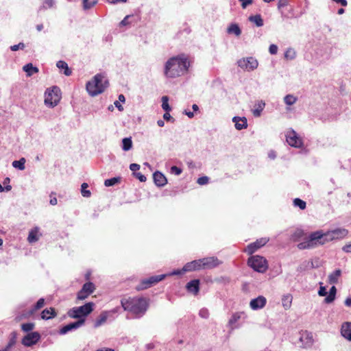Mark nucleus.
Segmentation results:
<instances>
[{
    "mask_svg": "<svg viewBox=\"0 0 351 351\" xmlns=\"http://www.w3.org/2000/svg\"><path fill=\"white\" fill-rule=\"evenodd\" d=\"M296 57V53L292 48H289L285 53V58L287 60H293Z\"/></svg>",
    "mask_w": 351,
    "mask_h": 351,
    "instance_id": "38",
    "label": "nucleus"
},
{
    "mask_svg": "<svg viewBox=\"0 0 351 351\" xmlns=\"http://www.w3.org/2000/svg\"><path fill=\"white\" fill-rule=\"evenodd\" d=\"M121 304L125 311L131 312L137 317L144 315L148 307L147 300L142 297L123 298Z\"/></svg>",
    "mask_w": 351,
    "mask_h": 351,
    "instance_id": "2",
    "label": "nucleus"
},
{
    "mask_svg": "<svg viewBox=\"0 0 351 351\" xmlns=\"http://www.w3.org/2000/svg\"><path fill=\"white\" fill-rule=\"evenodd\" d=\"M162 108L165 112H169L171 108L169 104V98L167 96L162 97Z\"/></svg>",
    "mask_w": 351,
    "mask_h": 351,
    "instance_id": "39",
    "label": "nucleus"
},
{
    "mask_svg": "<svg viewBox=\"0 0 351 351\" xmlns=\"http://www.w3.org/2000/svg\"><path fill=\"white\" fill-rule=\"evenodd\" d=\"M95 351H114V350L112 348H102L98 349Z\"/></svg>",
    "mask_w": 351,
    "mask_h": 351,
    "instance_id": "64",
    "label": "nucleus"
},
{
    "mask_svg": "<svg viewBox=\"0 0 351 351\" xmlns=\"http://www.w3.org/2000/svg\"><path fill=\"white\" fill-rule=\"evenodd\" d=\"M241 3L242 8H246L249 5L252 4L254 0H239Z\"/></svg>",
    "mask_w": 351,
    "mask_h": 351,
    "instance_id": "50",
    "label": "nucleus"
},
{
    "mask_svg": "<svg viewBox=\"0 0 351 351\" xmlns=\"http://www.w3.org/2000/svg\"><path fill=\"white\" fill-rule=\"evenodd\" d=\"M326 234H329L328 236V239L329 240L341 239L347 237L348 230L346 228H337L330 232H326Z\"/></svg>",
    "mask_w": 351,
    "mask_h": 351,
    "instance_id": "16",
    "label": "nucleus"
},
{
    "mask_svg": "<svg viewBox=\"0 0 351 351\" xmlns=\"http://www.w3.org/2000/svg\"><path fill=\"white\" fill-rule=\"evenodd\" d=\"M318 294L320 295V296H325L327 295V291H326V289L324 287H321L319 291H318Z\"/></svg>",
    "mask_w": 351,
    "mask_h": 351,
    "instance_id": "59",
    "label": "nucleus"
},
{
    "mask_svg": "<svg viewBox=\"0 0 351 351\" xmlns=\"http://www.w3.org/2000/svg\"><path fill=\"white\" fill-rule=\"evenodd\" d=\"M119 182L120 178H112L110 179L106 180L104 182V185L106 186H112L119 183Z\"/></svg>",
    "mask_w": 351,
    "mask_h": 351,
    "instance_id": "41",
    "label": "nucleus"
},
{
    "mask_svg": "<svg viewBox=\"0 0 351 351\" xmlns=\"http://www.w3.org/2000/svg\"><path fill=\"white\" fill-rule=\"evenodd\" d=\"M25 44L23 43H19L18 45H12L10 49L13 51H16L19 49H23Z\"/></svg>",
    "mask_w": 351,
    "mask_h": 351,
    "instance_id": "49",
    "label": "nucleus"
},
{
    "mask_svg": "<svg viewBox=\"0 0 351 351\" xmlns=\"http://www.w3.org/2000/svg\"><path fill=\"white\" fill-rule=\"evenodd\" d=\"M228 32L229 34H233L236 36H239L241 34V29L239 27L236 23H232L228 28Z\"/></svg>",
    "mask_w": 351,
    "mask_h": 351,
    "instance_id": "37",
    "label": "nucleus"
},
{
    "mask_svg": "<svg viewBox=\"0 0 351 351\" xmlns=\"http://www.w3.org/2000/svg\"><path fill=\"white\" fill-rule=\"evenodd\" d=\"M25 161L24 158H21L19 160H14L12 165L13 167L22 171L25 169Z\"/></svg>",
    "mask_w": 351,
    "mask_h": 351,
    "instance_id": "33",
    "label": "nucleus"
},
{
    "mask_svg": "<svg viewBox=\"0 0 351 351\" xmlns=\"http://www.w3.org/2000/svg\"><path fill=\"white\" fill-rule=\"evenodd\" d=\"M286 141L287 143L293 147L300 148L303 146V141L302 138L298 136L296 132L290 128L285 134Z\"/></svg>",
    "mask_w": 351,
    "mask_h": 351,
    "instance_id": "8",
    "label": "nucleus"
},
{
    "mask_svg": "<svg viewBox=\"0 0 351 351\" xmlns=\"http://www.w3.org/2000/svg\"><path fill=\"white\" fill-rule=\"evenodd\" d=\"M171 171L172 173H175L177 176L180 175L182 173L181 169L176 166L171 167Z\"/></svg>",
    "mask_w": 351,
    "mask_h": 351,
    "instance_id": "54",
    "label": "nucleus"
},
{
    "mask_svg": "<svg viewBox=\"0 0 351 351\" xmlns=\"http://www.w3.org/2000/svg\"><path fill=\"white\" fill-rule=\"evenodd\" d=\"M265 106V103L263 100L258 101L255 104V108L253 110V114L256 117H258L261 114V112L263 110Z\"/></svg>",
    "mask_w": 351,
    "mask_h": 351,
    "instance_id": "28",
    "label": "nucleus"
},
{
    "mask_svg": "<svg viewBox=\"0 0 351 351\" xmlns=\"http://www.w3.org/2000/svg\"><path fill=\"white\" fill-rule=\"evenodd\" d=\"M44 4L49 8H51L53 5V0H45Z\"/></svg>",
    "mask_w": 351,
    "mask_h": 351,
    "instance_id": "62",
    "label": "nucleus"
},
{
    "mask_svg": "<svg viewBox=\"0 0 351 351\" xmlns=\"http://www.w3.org/2000/svg\"><path fill=\"white\" fill-rule=\"evenodd\" d=\"M248 265L254 271L259 273H264L268 268L267 260L261 256H252L247 260Z\"/></svg>",
    "mask_w": 351,
    "mask_h": 351,
    "instance_id": "6",
    "label": "nucleus"
},
{
    "mask_svg": "<svg viewBox=\"0 0 351 351\" xmlns=\"http://www.w3.org/2000/svg\"><path fill=\"white\" fill-rule=\"evenodd\" d=\"M202 259L195 260L191 262L187 263L182 268L183 271H193L197 270H202Z\"/></svg>",
    "mask_w": 351,
    "mask_h": 351,
    "instance_id": "19",
    "label": "nucleus"
},
{
    "mask_svg": "<svg viewBox=\"0 0 351 351\" xmlns=\"http://www.w3.org/2000/svg\"><path fill=\"white\" fill-rule=\"evenodd\" d=\"M292 299L293 298L291 294H287L282 297V303L285 309H288L291 307Z\"/></svg>",
    "mask_w": 351,
    "mask_h": 351,
    "instance_id": "32",
    "label": "nucleus"
},
{
    "mask_svg": "<svg viewBox=\"0 0 351 351\" xmlns=\"http://www.w3.org/2000/svg\"><path fill=\"white\" fill-rule=\"evenodd\" d=\"M183 272L184 271H183L182 269V270H178H178H174L172 272L169 273V274H165V275H166V276H173V275H179V274H182Z\"/></svg>",
    "mask_w": 351,
    "mask_h": 351,
    "instance_id": "60",
    "label": "nucleus"
},
{
    "mask_svg": "<svg viewBox=\"0 0 351 351\" xmlns=\"http://www.w3.org/2000/svg\"><path fill=\"white\" fill-rule=\"evenodd\" d=\"M241 313H235L232 315L228 322V325L232 328V329L234 328V324L241 318Z\"/></svg>",
    "mask_w": 351,
    "mask_h": 351,
    "instance_id": "36",
    "label": "nucleus"
},
{
    "mask_svg": "<svg viewBox=\"0 0 351 351\" xmlns=\"http://www.w3.org/2000/svg\"><path fill=\"white\" fill-rule=\"evenodd\" d=\"M96 3H97V1H90L89 0H83L82 1L83 8L85 10H88V9L91 8Z\"/></svg>",
    "mask_w": 351,
    "mask_h": 351,
    "instance_id": "44",
    "label": "nucleus"
},
{
    "mask_svg": "<svg viewBox=\"0 0 351 351\" xmlns=\"http://www.w3.org/2000/svg\"><path fill=\"white\" fill-rule=\"evenodd\" d=\"M56 66L60 69H64V74L65 75L69 76L71 75L72 72H71V69L69 68L67 63L65 62L64 61H62V60L58 61L56 63Z\"/></svg>",
    "mask_w": 351,
    "mask_h": 351,
    "instance_id": "30",
    "label": "nucleus"
},
{
    "mask_svg": "<svg viewBox=\"0 0 351 351\" xmlns=\"http://www.w3.org/2000/svg\"><path fill=\"white\" fill-rule=\"evenodd\" d=\"M238 66L243 70L252 71L258 66V60L254 57L243 58L237 61Z\"/></svg>",
    "mask_w": 351,
    "mask_h": 351,
    "instance_id": "10",
    "label": "nucleus"
},
{
    "mask_svg": "<svg viewBox=\"0 0 351 351\" xmlns=\"http://www.w3.org/2000/svg\"><path fill=\"white\" fill-rule=\"evenodd\" d=\"M88 186V184L85 182L81 185V193L83 197H89L91 195L90 191L89 190H86Z\"/></svg>",
    "mask_w": 351,
    "mask_h": 351,
    "instance_id": "42",
    "label": "nucleus"
},
{
    "mask_svg": "<svg viewBox=\"0 0 351 351\" xmlns=\"http://www.w3.org/2000/svg\"><path fill=\"white\" fill-rule=\"evenodd\" d=\"M335 295H330V293H328L327 297L325 298L324 302L327 304H330V303L332 302L335 300Z\"/></svg>",
    "mask_w": 351,
    "mask_h": 351,
    "instance_id": "52",
    "label": "nucleus"
},
{
    "mask_svg": "<svg viewBox=\"0 0 351 351\" xmlns=\"http://www.w3.org/2000/svg\"><path fill=\"white\" fill-rule=\"evenodd\" d=\"M266 303V298L263 295H260L250 301V306L252 310H258L263 308Z\"/></svg>",
    "mask_w": 351,
    "mask_h": 351,
    "instance_id": "18",
    "label": "nucleus"
},
{
    "mask_svg": "<svg viewBox=\"0 0 351 351\" xmlns=\"http://www.w3.org/2000/svg\"><path fill=\"white\" fill-rule=\"evenodd\" d=\"M15 340L14 338L11 339L8 342V345L5 346V349H8V351L10 350L11 348L14 345Z\"/></svg>",
    "mask_w": 351,
    "mask_h": 351,
    "instance_id": "58",
    "label": "nucleus"
},
{
    "mask_svg": "<svg viewBox=\"0 0 351 351\" xmlns=\"http://www.w3.org/2000/svg\"><path fill=\"white\" fill-rule=\"evenodd\" d=\"M104 80V76L99 73L86 84V90L90 96H96L104 91L107 82Z\"/></svg>",
    "mask_w": 351,
    "mask_h": 351,
    "instance_id": "3",
    "label": "nucleus"
},
{
    "mask_svg": "<svg viewBox=\"0 0 351 351\" xmlns=\"http://www.w3.org/2000/svg\"><path fill=\"white\" fill-rule=\"evenodd\" d=\"M166 275L153 276L147 278L143 279L140 284L136 287L138 291L146 289L156 285L158 282L162 280Z\"/></svg>",
    "mask_w": 351,
    "mask_h": 351,
    "instance_id": "9",
    "label": "nucleus"
},
{
    "mask_svg": "<svg viewBox=\"0 0 351 351\" xmlns=\"http://www.w3.org/2000/svg\"><path fill=\"white\" fill-rule=\"evenodd\" d=\"M341 335L349 341H351V322H346L341 324Z\"/></svg>",
    "mask_w": 351,
    "mask_h": 351,
    "instance_id": "20",
    "label": "nucleus"
},
{
    "mask_svg": "<svg viewBox=\"0 0 351 351\" xmlns=\"http://www.w3.org/2000/svg\"><path fill=\"white\" fill-rule=\"evenodd\" d=\"M335 295H330V293H328L327 297L325 298L324 302L327 304H330V303L332 302L335 300Z\"/></svg>",
    "mask_w": 351,
    "mask_h": 351,
    "instance_id": "53",
    "label": "nucleus"
},
{
    "mask_svg": "<svg viewBox=\"0 0 351 351\" xmlns=\"http://www.w3.org/2000/svg\"><path fill=\"white\" fill-rule=\"evenodd\" d=\"M44 304H45L44 298H40L38 300V302H36V304L34 305V306L31 310H29V311L28 312V315L29 316L32 315L36 311H38L40 308H41L42 307H43Z\"/></svg>",
    "mask_w": 351,
    "mask_h": 351,
    "instance_id": "31",
    "label": "nucleus"
},
{
    "mask_svg": "<svg viewBox=\"0 0 351 351\" xmlns=\"http://www.w3.org/2000/svg\"><path fill=\"white\" fill-rule=\"evenodd\" d=\"M232 121L234 123L235 128L238 130L245 129L247 127V121L245 117H234Z\"/></svg>",
    "mask_w": 351,
    "mask_h": 351,
    "instance_id": "21",
    "label": "nucleus"
},
{
    "mask_svg": "<svg viewBox=\"0 0 351 351\" xmlns=\"http://www.w3.org/2000/svg\"><path fill=\"white\" fill-rule=\"evenodd\" d=\"M329 234L323 233L322 231L312 232L309 237V242L315 248L319 245H322L329 241L328 236Z\"/></svg>",
    "mask_w": 351,
    "mask_h": 351,
    "instance_id": "7",
    "label": "nucleus"
},
{
    "mask_svg": "<svg viewBox=\"0 0 351 351\" xmlns=\"http://www.w3.org/2000/svg\"><path fill=\"white\" fill-rule=\"evenodd\" d=\"M110 312L103 311L95 319L94 322V328H98L104 324L110 315Z\"/></svg>",
    "mask_w": 351,
    "mask_h": 351,
    "instance_id": "23",
    "label": "nucleus"
},
{
    "mask_svg": "<svg viewBox=\"0 0 351 351\" xmlns=\"http://www.w3.org/2000/svg\"><path fill=\"white\" fill-rule=\"evenodd\" d=\"M94 305L93 302H90L81 306L73 307L69 310L67 315L72 319L85 322L86 317L93 311Z\"/></svg>",
    "mask_w": 351,
    "mask_h": 351,
    "instance_id": "4",
    "label": "nucleus"
},
{
    "mask_svg": "<svg viewBox=\"0 0 351 351\" xmlns=\"http://www.w3.org/2000/svg\"><path fill=\"white\" fill-rule=\"evenodd\" d=\"M298 100V98L293 95L289 94L284 97V101L287 106L293 105Z\"/></svg>",
    "mask_w": 351,
    "mask_h": 351,
    "instance_id": "35",
    "label": "nucleus"
},
{
    "mask_svg": "<svg viewBox=\"0 0 351 351\" xmlns=\"http://www.w3.org/2000/svg\"><path fill=\"white\" fill-rule=\"evenodd\" d=\"M342 250L346 253H351V243L345 245L342 247Z\"/></svg>",
    "mask_w": 351,
    "mask_h": 351,
    "instance_id": "56",
    "label": "nucleus"
},
{
    "mask_svg": "<svg viewBox=\"0 0 351 351\" xmlns=\"http://www.w3.org/2000/svg\"><path fill=\"white\" fill-rule=\"evenodd\" d=\"M84 325V321L83 319L77 320L76 322L70 323V324L63 326L60 330V335H65L67 332H69V331L76 330V329L80 328L81 326H82Z\"/></svg>",
    "mask_w": 351,
    "mask_h": 351,
    "instance_id": "17",
    "label": "nucleus"
},
{
    "mask_svg": "<svg viewBox=\"0 0 351 351\" xmlns=\"http://www.w3.org/2000/svg\"><path fill=\"white\" fill-rule=\"evenodd\" d=\"M136 178H137L141 182H145L146 177L141 173H134Z\"/></svg>",
    "mask_w": 351,
    "mask_h": 351,
    "instance_id": "55",
    "label": "nucleus"
},
{
    "mask_svg": "<svg viewBox=\"0 0 351 351\" xmlns=\"http://www.w3.org/2000/svg\"><path fill=\"white\" fill-rule=\"evenodd\" d=\"M269 241V239L264 237L257 239L255 242L249 244L245 252L248 254H252Z\"/></svg>",
    "mask_w": 351,
    "mask_h": 351,
    "instance_id": "14",
    "label": "nucleus"
},
{
    "mask_svg": "<svg viewBox=\"0 0 351 351\" xmlns=\"http://www.w3.org/2000/svg\"><path fill=\"white\" fill-rule=\"evenodd\" d=\"M95 285L93 282H88L84 284L81 290L77 294V299L84 300L94 292Z\"/></svg>",
    "mask_w": 351,
    "mask_h": 351,
    "instance_id": "11",
    "label": "nucleus"
},
{
    "mask_svg": "<svg viewBox=\"0 0 351 351\" xmlns=\"http://www.w3.org/2000/svg\"><path fill=\"white\" fill-rule=\"evenodd\" d=\"M114 106H116V108H117V109L119 110V111H123V106H121V104H120V101H115L114 102Z\"/></svg>",
    "mask_w": 351,
    "mask_h": 351,
    "instance_id": "61",
    "label": "nucleus"
},
{
    "mask_svg": "<svg viewBox=\"0 0 351 351\" xmlns=\"http://www.w3.org/2000/svg\"><path fill=\"white\" fill-rule=\"evenodd\" d=\"M209 178L207 176H202L197 179V182L199 185H204L208 182Z\"/></svg>",
    "mask_w": 351,
    "mask_h": 351,
    "instance_id": "48",
    "label": "nucleus"
},
{
    "mask_svg": "<svg viewBox=\"0 0 351 351\" xmlns=\"http://www.w3.org/2000/svg\"><path fill=\"white\" fill-rule=\"evenodd\" d=\"M199 315L204 319H207L209 317V311L207 308H202L199 312Z\"/></svg>",
    "mask_w": 351,
    "mask_h": 351,
    "instance_id": "46",
    "label": "nucleus"
},
{
    "mask_svg": "<svg viewBox=\"0 0 351 351\" xmlns=\"http://www.w3.org/2000/svg\"><path fill=\"white\" fill-rule=\"evenodd\" d=\"M153 178L154 183L158 186H164L167 182L166 177L160 171H156L153 174Z\"/></svg>",
    "mask_w": 351,
    "mask_h": 351,
    "instance_id": "22",
    "label": "nucleus"
},
{
    "mask_svg": "<svg viewBox=\"0 0 351 351\" xmlns=\"http://www.w3.org/2000/svg\"><path fill=\"white\" fill-rule=\"evenodd\" d=\"M23 70L27 73V76H32L34 73H36L38 72V69L36 66H34L32 63H28L23 66Z\"/></svg>",
    "mask_w": 351,
    "mask_h": 351,
    "instance_id": "29",
    "label": "nucleus"
},
{
    "mask_svg": "<svg viewBox=\"0 0 351 351\" xmlns=\"http://www.w3.org/2000/svg\"><path fill=\"white\" fill-rule=\"evenodd\" d=\"M163 119L166 121H170L171 119H172V117L171 116V114L169 113V112H166L164 114H163Z\"/></svg>",
    "mask_w": 351,
    "mask_h": 351,
    "instance_id": "63",
    "label": "nucleus"
},
{
    "mask_svg": "<svg viewBox=\"0 0 351 351\" xmlns=\"http://www.w3.org/2000/svg\"><path fill=\"white\" fill-rule=\"evenodd\" d=\"M250 22H263L261 14H256L254 16H250L249 17Z\"/></svg>",
    "mask_w": 351,
    "mask_h": 351,
    "instance_id": "47",
    "label": "nucleus"
},
{
    "mask_svg": "<svg viewBox=\"0 0 351 351\" xmlns=\"http://www.w3.org/2000/svg\"><path fill=\"white\" fill-rule=\"evenodd\" d=\"M56 316V313L53 308H46L43 310L41 313V318L43 319H49Z\"/></svg>",
    "mask_w": 351,
    "mask_h": 351,
    "instance_id": "26",
    "label": "nucleus"
},
{
    "mask_svg": "<svg viewBox=\"0 0 351 351\" xmlns=\"http://www.w3.org/2000/svg\"><path fill=\"white\" fill-rule=\"evenodd\" d=\"M298 247L300 250H304V249H312L313 245L310 243L309 239H306V241H304L298 244Z\"/></svg>",
    "mask_w": 351,
    "mask_h": 351,
    "instance_id": "40",
    "label": "nucleus"
},
{
    "mask_svg": "<svg viewBox=\"0 0 351 351\" xmlns=\"http://www.w3.org/2000/svg\"><path fill=\"white\" fill-rule=\"evenodd\" d=\"M34 323H25V324H23L21 325V329L24 331V332H29L31 330H32L34 328Z\"/></svg>",
    "mask_w": 351,
    "mask_h": 351,
    "instance_id": "45",
    "label": "nucleus"
},
{
    "mask_svg": "<svg viewBox=\"0 0 351 351\" xmlns=\"http://www.w3.org/2000/svg\"><path fill=\"white\" fill-rule=\"evenodd\" d=\"M341 275V270L339 269H335L332 273L328 276V282L332 285L337 284L338 280Z\"/></svg>",
    "mask_w": 351,
    "mask_h": 351,
    "instance_id": "25",
    "label": "nucleus"
},
{
    "mask_svg": "<svg viewBox=\"0 0 351 351\" xmlns=\"http://www.w3.org/2000/svg\"><path fill=\"white\" fill-rule=\"evenodd\" d=\"M201 259L203 269H212L221 264V261L215 256H209Z\"/></svg>",
    "mask_w": 351,
    "mask_h": 351,
    "instance_id": "12",
    "label": "nucleus"
},
{
    "mask_svg": "<svg viewBox=\"0 0 351 351\" xmlns=\"http://www.w3.org/2000/svg\"><path fill=\"white\" fill-rule=\"evenodd\" d=\"M132 147V141L130 138H124L122 140V149L124 151H129Z\"/></svg>",
    "mask_w": 351,
    "mask_h": 351,
    "instance_id": "34",
    "label": "nucleus"
},
{
    "mask_svg": "<svg viewBox=\"0 0 351 351\" xmlns=\"http://www.w3.org/2000/svg\"><path fill=\"white\" fill-rule=\"evenodd\" d=\"M140 169V165L136 163H132L130 165V169L132 171H136Z\"/></svg>",
    "mask_w": 351,
    "mask_h": 351,
    "instance_id": "57",
    "label": "nucleus"
},
{
    "mask_svg": "<svg viewBox=\"0 0 351 351\" xmlns=\"http://www.w3.org/2000/svg\"><path fill=\"white\" fill-rule=\"evenodd\" d=\"M60 98V89L58 86H53L45 93V104L48 107L53 108L58 105Z\"/></svg>",
    "mask_w": 351,
    "mask_h": 351,
    "instance_id": "5",
    "label": "nucleus"
},
{
    "mask_svg": "<svg viewBox=\"0 0 351 351\" xmlns=\"http://www.w3.org/2000/svg\"><path fill=\"white\" fill-rule=\"evenodd\" d=\"M191 66L189 57L184 54L173 56L165 64L164 74L168 78H176L186 74Z\"/></svg>",
    "mask_w": 351,
    "mask_h": 351,
    "instance_id": "1",
    "label": "nucleus"
},
{
    "mask_svg": "<svg viewBox=\"0 0 351 351\" xmlns=\"http://www.w3.org/2000/svg\"><path fill=\"white\" fill-rule=\"evenodd\" d=\"M299 340L301 343L300 346L304 348H310L313 343V338L311 332L302 331L300 333Z\"/></svg>",
    "mask_w": 351,
    "mask_h": 351,
    "instance_id": "15",
    "label": "nucleus"
},
{
    "mask_svg": "<svg viewBox=\"0 0 351 351\" xmlns=\"http://www.w3.org/2000/svg\"><path fill=\"white\" fill-rule=\"evenodd\" d=\"M293 205L299 207L302 210H304L306 206V202L300 198H295L293 200Z\"/></svg>",
    "mask_w": 351,
    "mask_h": 351,
    "instance_id": "43",
    "label": "nucleus"
},
{
    "mask_svg": "<svg viewBox=\"0 0 351 351\" xmlns=\"http://www.w3.org/2000/svg\"><path fill=\"white\" fill-rule=\"evenodd\" d=\"M38 232L39 228L38 227L34 228V229L31 230L29 232V235L27 237V241L30 243H33L38 241L39 236H38Z\"/></svg>",
    "mask_w": 351,
    "mask_h": 351,
    "instance_id": "27",
    "label": "nucleus"
},
{
    "mask_svg": "<svg viewBox=\"0 0 351 351\" xmlns=\"http://www.w3.org/2000/svg\"><path fill=\"white\" fill-rule=\"evenodd\" d=\"M40 339V335L38 332H32L26 335L22 339V344L27 347L36 344Z\"/></svg>",
    "mask_w": 351,
    "mask_h": 351,
    "instance_id": "13",
    "label": "nucleus"
},
{
    "mask_svg": "<svg viewBox=\"0 0 351 351\" xmlns=\"http://www.w3.org/2000/svg\"><path fill=\"white\" fill-rule=\"evenodd\" d=\"M186 287L189 292L197 294L199 290V280L197 279L191 280L186 284Z\"/></svg>",
    "mask_w": 351,
    "mask_h": 351,
    "instance_id": "24",
    "label": "nucleus"
},
{
    "mask_svg": "<svg viewBox=\"0 0 351 351\" xmlns=\"http://www.w3.org/2000/svg\"><path fill=\"white\" fill-rule=\"evenodd\" d=\"M269 51L271 54L275 55L277 53L278 51V47L277 45L272 44L269 46Z\"/></svg>",
    "mask_w": 351,
    "mask_h": 351,
    "instance_id": "51",
    "label": "nucleus"
}]
</instances>
